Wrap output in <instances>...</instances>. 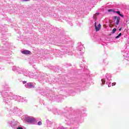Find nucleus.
<instances>
[{
  "mask_svg": "<svg viewBox=\"0 0 129 129\" xmlns=\"http://www.w3.org/2000/svg\"><path fill=\"white\" fill-rule=\"evenodd\" d=\"M27 122H34L35 121V118H28L26 119Z\"/></svg>",
  "mask_w": 129,
  "mask_h": 129,
  "instance_id": "obj_4",
  "label": "nucleus"
},
{
  "mask_svg": "<svg viewBox=\"0 0 129 129\" xmlns=\"http://www.w3.org/2000/svg\"><path fill=\"white\" fill-rule=\"evenodd\" d=\"M116 31V28H114L112 31V34H114L115 33V31Z\"/></svg>",
  "mask_w": 129,
  "mask_h": 129,
  "instance_id": "obj_6",
  "label": "nucleus"
},
{
  "mask_svg": "<svg viewBox=\"0 0 129 129\" xmlns=\"http://www.w3.org/2000/svg\"><path fill=\"white\" fill-rule=\"evenodd\" d=\"M112 11V10L111 9H109L108 10V12H111Z\"/></svg>",
  "mask_w": 129,
  "mask_h": 129,
  "instance_id": "obj_17",
  "label": "nucleus"
},
{
  "mask_svg": "<svg viewBox=\"0 0 129 129\" xmlns=\"http://www.w3.org/2000/svg\"><path fill=\"white\" fill-rule=\"evenodd\" d=\"M95 29L96 32H98L100 29H101V25L99 23L98 26H96V22H95Z\"/></svg>",
  "mask_w": 129,
  "mask_h": 129,
  "instance_id": "obj_1",
  "label": "nucleus"
},
{
  "mask_svg": "<svg viewBox=\"0 0 129 129\" xmlns=\"http://www.w3.org/2000/svg\"><path fill=\"white\" fill-rule=\"evenodd\" d=\"M116 14H118V15H120V11H116L115 12Z\"/></svg>",
  "mask_w": 129,
  "mask_h": 129,
  "instance_id": "obj_8",
  "label": "nucleus"
},
{
  "mask_svg": "<svg viewBox=\"0 0 129 129\" xmlns=\"http://www.w3.org/2000/svg\"><path fill=\"white\" fill-rule=\"evenodd\" d=\"M22 54L24 55H32V52L30 50H24L21 51Z\"/></svg>",
  "mask_w": 129,
  "mask_h": 129,
  "instance_id": "obj_2",
  "label": "nucleus"
},
{
  "mask_svg": "<svg viewBox=\"0 0 129 129\" xmlns=\"http://www.w3.org/2000/svg\"><path fill=\"white\" fill-rule=\"evenodd\" d=\"M118 36H119V37H120V36H121V33H119Z\"/></svg>",
  "mask_w": 129,
  "mask_h": 129,
  "instance_id": "obj_15",
  "label": "nucleus"
},
{
  "mask_svg": "<svg viewBox=\"0 0 129 129\" xmlns=\"http://www.w3.org/2000/svg\"><path fill=\"white\" fill-rule=\"evenodd\" d=\"M119 31H121V28H120V29H119Z\"/></svg>",
  "mask_w": 129,
  "mask_h": 129,
  "instance_id": "obj_19",
  "label": "nucleus"
},
{
  "mask_svg": "<svg viewBox=\"0 0 129 129\" xmlns=\"http://www.w3.org/2000/svg\"><path fill=\"white\" fill-rule=\"evenodd\" d=\"M102 84H104L105 83V80L104 79H101Z\"/></svg>",
  "mask_w": 129,
  "mask_h": 129,
  "instance_id": "obj_7",
  "label": "nucleus"
},
{
  "mask_svg": "<svg viewBox=\"0 0 129 129\" xmlns=\"http://www.w3.org/2000/svg\"><path fill=\"white\" fill-rule=\"evenodd\" d=\"M41 124H42V122L39 121V122H38V125H41Z\"/></svg>",
  "mask_w": 129,
  "mask_h": 129,
  "instance_id": "obj_9",
  "label": "nucleus"
},
{
  "mask_svg": "<svg viewBox=\"0 0 129 129\" xmlns=\"http://www.w3.org/2000/svg\"><path fill=\"white\" fill-rule=\"evenodd\" d=\"M118 38H119V36L118 35L116 37V39H118Z\"/></svg>",
  "mask_w": 129,
  "mask_h": 129,
  "instance_id": "obj_16",
  "label": "nucleus"
},
{
  "mask_svg": "<svg viewBox=\"0 0 129 129\" xmlns=\"http://www.w3.org/2000/svg\"><path fill=\"white\" fill-rule=\"evenodd\" d=\"M115 84H116V83L114 82L112 84V86H114L115 85Z\"/></svg>",
  "mask_w": 129,
  "mask_h": 129,
  "instance_id": "obj_10",
  "label": "nucleus"
},
{
  "mask_svg": "<svg viewBox=\"0 0 129 129\" xmlns=\"http://www.w3.org/2000/svg\"><path fill=\"white\" fill-rule=\"evenodd\" d=\"M95 17V15H94V18Z\"/></svg>",
  "mask_w": 129,
  "mask_h": 129,
  "instance_id": "obj_20",
  "label": "nucleus"
},
{
  "mask_svg": "<svg viewBox=\"0 0 129 129\" xmlns=\"http://www.w3.org/2000/svg\"><path fill=\"white\" fill-rule=\"evenodd\" d=\"M23 84H25V83H27V81H24L23 82Z\"/></svg>",
  "mask_w": 129,
  "mask_h": 129,
  "instance_id": "obj_12",
  "label": "nucleus"
},
{
  "mask_svg": "<svg viewBox=\"0 0 129 129\" xmlns=\"http://www.w3.org/2000/svg\"><path fill=\"white\" fill-rule=\"evenodd\" d=\"M17 129H23V127H18Z\"/></svg>",
  "mask_w": 129,
  "mask_h": 129,
  "instance_id": "obj_13",
  "label": "nucleus"
},
{
  "mask_svg": "<svg viewBox=\"0 0 129 129\" xmlns=\"http://www.w3.org/2000/svg\"><path fill=\"white\" fill-rule=\"evenodd\" d=\"M119 16H120V17H121V18H123V15L122 14H120L119 15Z\"/></svg>",
  "mask_w": 129,
  "mask_h": 129,
  "instance_id": "obj_11",
  "label": "nucleus"
},
{
  "mask_svg": "<svg viewBox=\"0 0 129 129\" xmlns=\"http://www.w3.org/2000/svg\"><path fill=\"white\" fill-rule=\"evenodd\" d=\"M96 15H98H98H99V13H96Z\"/></svg>",
  "mask_w": 129,
  "mask_h": 129,
  "instance_id": "obj_18",
  "label": "nucleus"
},
{
  "mask_svg": "<svg viewBox=\"0 0 129 129\" xmlns=\"http://www.w3.org/2000/svg\"><path fill=\"white\" fill-rule=\"evenodd\" d=\"M27 86L28 87H29V88H34L35 87L34 85L32 84L31 83H27Z\"/></svg>",
  "mask_w": 129,
  "mask_h": 129,
  "instance_id": "obj_5",
  "label": "nucleus"
},
{
  "mask_svg": "<svg viewBox=\"0 0 129 129\" xmlns=\"http://www.w3.org/2000/svg\"><path fill=\"white\" fill-rule=\"evenodd\" d=\"M114 20H116V25L117 26L118 24H119V20H120V17H117V16H115L114 17Z\"/></svg>",
  "mask_w": 129,
  "mask_h": 129,
  "instance_id": "obj_3",
  "label": "nucleus"
},
{
  "mask_svg": "<svg viewBox=\"0 0 129 129\" xmlns=\"http://www.w3.org/2000/svg\"><path fill=\"white\" fill-rule=\"evenodd\" d=\"M23 2H29V0H22Z\"/></svg>",
  "mask_w": 129,
  "mask_h": 129,
  "instance_id": "obj_14",
  "label": "nucleus"
}]
</instances>
